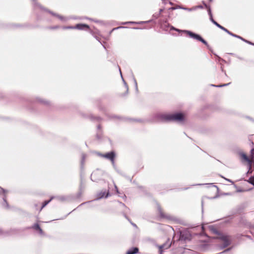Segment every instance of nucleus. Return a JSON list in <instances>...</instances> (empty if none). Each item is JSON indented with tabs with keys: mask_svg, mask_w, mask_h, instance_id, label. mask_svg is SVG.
Segmentation results:
<instances>
[{
	"mask_svg": "<svg viewBox=\"0 0 254 254\" xmlns=\"http://www.w3.org/2000/svg\"><path fill=\"white\" fill-rule=\"evenodd\" d=\"M35 229L38 230L40 232V233H42V229L40 228L39 226L37 225L35 226Z\"/></svg>",
	"mask_w": 254,
	"mask_h": 254,
	"instance_id": "obj_10",
	"label": "nucleus"
},
{
	"mask_svg": "<svg viewBox=\"0 0 254 254\" xmlns=\"http://www.w3.org/2000/svg\"><path fill=\"white\" fill-rule=\"evenodd\" d=\"M248 182L254 186V177H251Z\"/></svg>",
	"mask_w": 254,
	"mask_h": 254,
	"instance_id": "obj_8",
	"label": "nucleus"
},
{
	"mask_svg": "<svg viewBox=\"0 0 254 254\" xmlns=\"http://www.w3.org/2000/svg\"><path fill=\"white\" fill-rule=\"evenodd\" d=\"M241 157L242 159H243L245 161H247L249 163V169L248 171V174H251L253 172L252 170V163H254V149H252L251 150V155L250 157V158H249L247 155L244 154L242 153L241 154Z\"/></svg>",
	"mask_w": 254,
	"mask_h": 254,
	"instance_id": "obj_2",
	"label": "nucleus"
},
{
	"mask_svg": "<svg viewBox=\"0 0 254 254\" xmlns=\"http://www.w3.org/2000/svg\"><path fill=\"white\" fill-rule=\"evenodd\" d=\"M164 245H162V246H161L159 247V249H160V254H162V249L164 248Z\"/></svg>",
	"mask_w": 254,
	"mask_h": 254,
	"instance_id": "obj_13",
	"label": "nucleus"
},
{
	"mask_svg": "<svg viewBox=\"0 0 254 254\" xmlns=\"http://www.w3.org/2000/svg\"><path fill=\"white\" fill-rule=\"evenodd\" d=\"M210 20L215 24V22H216L212 18L211 14H210Z\"/></svg>",
	"mask_w": 254,
	"mask_h": 254,
	"instance_id": "obj_12",
	"label": "nucleus"
},
{
	"mask_svg": "<svg viewBox=\"0 0 254 254\" xmlns=\"http://www.w3.org/2000/svg\"><path fill=\"white\" fill-rule=\"evenodd\" d=\"M103 156L105 158L110 159L113 162L115 154L113 152H111L103 155Z\"/></svg>",
	"mask_w": 254,
	"mask_h": 254,
	"instance_id": "obj_5",
	"label": "nucleus"
},
{
	"mask_svg": "<svg viewBox=\"0 0 254 254\" xmlns=\"http://www.w3.org/2000/svg\"><path fill=\"white\" fill-rule=\"evenodd\" d=\"M50 201H51V199H50V200H48V201H45L44 202V203H43V206H42V208L44 207H45L47 204H48L49 203V202H50Z\"/></svg>",
	"mask_w": 254,
	"mask_h": 254,
	"instance_id": "obj_11",
	"label": "nucleus"
},
{
	"mask_svg": "<svg viewBox=\"0 0 254 254\" xmlns=\"http://www.w3.org/2000/svg\"><path fill=\"white\" fill-rule=\"evenodd\" d=\"M215 25L216 26H217L218 27H219V28H220L221 29H222V30H224V31H225L226 32H228V30L227 29H226L224 27H223L221 25H220L217 22H215Z\"/></svg>",
	"mask_w": 254,
	"mask_h": 254,
	"instance_id": "obj_7",
	"label": "nucleus"
},
{
	"mask_svg": "<svg viewBox=\"0 0 254 254\" xmlns=\"http://www.w3.org/2000/svg\"><path fill=\"white\" fill-rule=\"evenodd\" d=\"M224 241L225 242V246H228L230 243L229 240L228 238L225 237L224 239Z\"/></svg>",
	"mask_w": 254,
	"mask_h": 254,
	"instance_id": "obj_9",
	"label": "nucleus"
},
{
	"mask_svg": "<svg viewBox=\"0 0 254 254\" xmlns=\"http://www.w3.org/2000/svg\"><path fill=\"white\" fill-rule=\"evenodd\" d=\"M227 33H228L229 34L233 36H235V37H237L236 35H235L234 34H232V33H231L230 31H228V32H227Z\"/></svg>",
	"mask_w": 254,
	"mask_h": 254,
	"instance_id": "obj_14",
	"label": "nucleus"
},
{
	"mask_svg": "<svg viewBox=\"0 0 254 254\" xmlns=\"http://www.w3.org/2000/svg\"><path fill=\"white\" fill-rule=\"evenodd\" d=\"M84 27H86L87 28H89V26L87 25H86V24H77L75 27L69 26V27H66V28H67V29L77 28V29H82Z\"/></svg>",
	"mask_w": 254,
	"mask_h": 254,
	"instance_id": "obj_4",
	"label": "nucleus"
},
{
	"mask_svg": "<svg viewBox=\"0 0 254 254\" xmlns=\"http://www.w3.org/2000/svg\"><path fill=\"white\" fill-rule=\"evenodd\" d=\"M185 119V116L181 113H177L172 115H162L161 116L162 121H183Z\"/></svg>",
	"mask_w": 254,
	"mask_h": 254,
	"instance_id": "obj_1",
	"label": "nucleus"
},
{
	"mask_svg": "<svg viewBox=\"0 0 254 254\" xmlns=\"http://www.w3.org/2000/svg\"><path fill=\"white\" fill-rule=\"evenodd\" d=\"M188 33L189 35V36L190 37H191V38H193L195 39L198 41H200L205 44H207L206 42L204 40H203L199 35L194 34L190 31H188Z\"/></svg>",
	"mask_w": 254,
	"mask_h": 254,
	"instance_id": "obj_3",
	"label": "nucleus"
},
{
	"mask_svg": "<svg viewBox=\"0 0 254 254\" xmlns=\"http://www.w3.org/2000/svg\"><path fill=\"white\" fill-rule=\"evenodd\" d=\"M138 252V249L137 248H132L127 251V254H135L137 253Z\"/></svg>",
	"mask_w": 254,
	"mask_h": 254,
	"instance_id": "obj_6",
	"label": "nucleus"
}]
</instances>
